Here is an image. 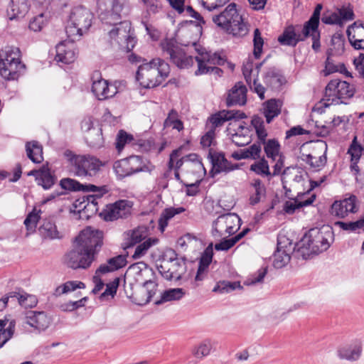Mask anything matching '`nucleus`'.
<instances>
[{"label": "nucleus", "mask_w": 364, "mask_h": 364, "mask_svg": "<svg viewBox=\"0 0 364 364\" xmlns=\"http://www.w3.org/2000/svg\"><path fill=\"white\" fill-rule=\"evenodd\" d=\"M15 326V320L10 321L6 328L2 331H0V340L4 341L5 343L9 341L12 338L14 333Z\"/></svg>", "instance_id": "nucleus-64"}, {"label": "nucleus", "mask_w": 364, "mask_h": 364, "mask_svg": "<svg viewBox=\"0 0 364 364\" xmlns=\"http://www.w3.org/2000/svg\"><path fill=\"white\" fill-rule=\"evenodd\" d=\"M26 66L22 62L0 61V75L7 80H14L18 78L25 70Z\"/></svg>", "instance_id": "nucleus-25"}, {"label": "nucleus", "mask_w": 364, "mask_h": 364, "mask_svg": "<svg viewBox=\"0 0 364 364\" xmlns=\"http://www.w3.org/2000/svg\"><path fill=\"white\" fill-rule=\"evenodd\" d=\"M251 171H254L257 175L260 176H271L269 171L268 162L264 158L261 159L259 161L250 166Z\"/></svg>", "instance_id": "nucleus-54"}, {"label": "nucleus", "mask_w": 364, "mask_h": 364, "mask_svg": "<svg viewBox=\"0 0 364 364\" xmlns=\"http://www.w3.org/2000/svg\"><path fill=\"white\" fill-rule=\"evenodd\" d=\"M263 81L272 90H279L287 82L281 70L274 67L269 68L265 72Z\"/></svg>", "instance_id": "nucleus-26"}, {"label": "nucleus", "mask_w": 364, "mask_h": 364, "mask_svg": "<svg viewBox=\"0 0 364 364\" xmlns=\"http://www.w3.org/2000/svg\"><path fill=\"white\" fill-rule=\"evenodd\" d=\"M169 73V65L161 58H155L139 67L136 78L143 87L153 88L161 84Z\"/></svg>", "instance_id": "nucleus-4"}, {"label": "nucleus", "mask_w": 364, "mask_h": 364, "mask_svg": "<svg viewBox=\"0 0 364 364\" xmlns=\"http://www.w3.org/2000/svg\"><path fill=\"white\" fill-rule=\"evenodd\" d=\"M13 297V296H10ZM14 296L18 299V303L24 308H33L38 304V299L36 296L28 294H19L14 293Z\"/></svg>", "instance_id": "nucleus-50"}, {"label": "nucleus", "mask_w": 364, "mask_h": 364, "mask_svg": "<svg viewBox=\"0 0 364 364\" xmlns=\"http://www.w3.org/2000/svg\"><path fill=\"white\" fill-rule=\"evenodd\" d=\"M185 295V291L182 288L169 289L161 293L159 300L155 301L156 305H160L163 303L180 300Z\"/></svg>", "instance_id": "nucleus-38"}, {"label": "nucleus", "mask_w": 364, "mask_h": 364, "mask_svg": "<svg viewBox=\"0 0 364 364\" xmlns=\"http://www.w3.org/2000/svg\"><path fill=\"white\" fill-rule=\"evenodd\" d=\"M141 1L146 6V18L147 17V16H150L151 14H155L158 13L161 9V5L159 0H141Z\"/></svg>", "instance_id": "nucleus-61"}, {"label": "nucleus", "mask_w": 364, "mask_h": 364, "mask_svg": "<svg viewBox=\"0 0 364 364\" xmlns=\"http://www.w3.org/2000/svg\"><path fill=\"white\" fill-rule=\"evenodd\" d=\"M249 231V229L243 230L241 232L232 237L230 239L223 237V240L220 242L215 245V249L218 251H227L232 247L240 240H241L246 233Z\"/></svg>", "instance_id": "nucleus-43"}, {"label": "nucleus", "mask_w": 364, "mask_h": 364, "mask_svg": "<svg viewBox=\"0 0 364 364\" xmlns=\"http://www.w3.org/2000/svg\"><path fill=\"white\" fill-rule=\"evenodd\" d=\"M95 259V256L78 245H74V248L68 252L65 257L66 264L74 269L89 267Z\"/></svg>", "instance_id": "nucleus-14"}, {"label": "nucleus", "mask_w": 364, "mask_h": 364, "mask_svg": "<svg viewBox=\"0 0 364 364\" xmlns=\"http://www.w3.org/2000/svg\"><path fill=\"white\" fill-rule=\"evenodd\" d=\"M85 285L82 282L70 281L65 283L62 287L56 289V294L60 295L69 291H75L77 289H84Z\"/></svg>", "instance_id": "nucleus-56"}, {"label": "nucleus", "mask_w": 364, "mask_h": 364, "mask_svg": "<svg viewBox=\"0 0 364 364\" xmlns=\"http://www.w3.org/2000/svg\"><path fill=\"white\" fill-rule=\"evenodd\" d=\"M164 127H171L173 129H177L178 131H181L183 129V122L178 119V112L176 110L171 109L169 112L167 118L164 121Z\"/></svg>", "instance_id": "nucleus-51"}, {"label": "nucleus", "mask_w": 364, "mask_h": 364, "mask_svg": "<svg viewBox=\"0 0 364 364\" xmlns=\"http://www.w3.org/2000/svg\"><path fill=\"white\" fill-rule=\"evenodd\" d=\"M134 140L132 134L127 133L124 130H120L116 139V149L120 151H122L127 144H130Z\"/></svg>", "instance_id": "nucleus-57"}, {"label": "nucleus", "mask_w": 364, "mask_h": 364, "mask_svg": "<svg viewBox=\"0 0 364 364\" xmlns=\"http://www.w3.org/2000/svg\"><path fill=\"white\" fill-rule=\"evenodd\" d=\"M362 350V342L355 340L349 344L339 347L337 355L340 359L355 361L360 358Z\"/></svg>", "instance_id": "nucleus-24"}, {"label": "nucleus", "mask_w": 364, "mask_h": 364, "mask_svg": "<svg viewBox=\"0 0 364 364\" xmlns=\"http://www.w3.org/2000/svg\"><path fill=\"white\" fill-rule=\"evenodd\" d=\"M126 264L127 260L125 257L122 255H118L117 257L108 259L107 264H102L97 270V272L101 274H106L110 272L117 270L124 267Z\"/></svg>", "instance_id": "nucleus-37"}, {"label": "nucleus", "mask_w": 364, "mask_h": 364, "mask_svg": "<svg viewBox=\"0 0 364 364\" xmlns=\"http://www.w3.org/2000/svg\"><path fill=\"white\" fill-rule=\"evenodd\" d=\"M24 323L38 331H45L50 325V319L44 311H28L26 312Z\"/></svg>", "instance_id": "nucleus-22"}, {"label": "nucleus", "mask_w": 364, "mask_h": 364, "mask_svg": "<svg viewBox=\"0 0 364 364\" xmlns=\"http://www.w3.org/2000/svg\"><path fill=\"white\" fill-rule=\"evenodd\" d=\"M172 255L175 257L164 260L158 269L166 279L178 281L186 271V262L182 258L177 257L175 252H172Z\"/></svg>", "instance_id": "nucleus-13"}, {"label": "nucleus", "mask_w": 364, "mask_h": 364, "mask_svg": "<svg viewBox=\"0 0 364 364\" xmlns=\"http://www.w3.org/2000/svg\"><path fill=\"white\" fill-rule=\"evenodd\" d=\"M213 169L214 173L220 172H230L237 168V165H232L227 160L223 154H218L212 158Z\"/></svg>", "instance_id": "nucleus-34"}, {"label": "nucleus", "mask_w": 364, "mask_h": 364, "mask_svg": "<svg viewBox=\"0 0 364 364\" xmlns=\"http://www.w3.org/2000/svg\"><path fill=\"white\" fill-rule=\"evenodd\" d=\"M280 112L281 104L279 100L271 99L264 104V114L267 123H270L274 117H277L280 114Z\"/></svg>", "instance_id": "nucleus-39"}, {"label": "nucleus", "mask_w": 364, "mask_h": 364, "mask_svg": "<svg viewBox=\"0 0 364 364\" xmlns=\"http://www.w3.org/2000/svg\"><path fill=\"white\" fill-rule=\"evenodd\" d=\"M92 92L99 100H105L114 97L117 92V87L109 84L108 81L102 78L101 73L96 70L92 75Z\"/></svg>", "instance_id": "nucleus-16"}, {"label": "nucleus", "mask_w": 364, "mask_h": 364, "mask_svg": "<svg viewBox=\"0 0 364 364\" xmlns=\"http://www.w3.org/2000/svg\"><path fill=\"white\" fill-rule=\"evenodd\" d=\"M130 269L136 274V280L143 284V289L136 298V303L142 306L149 303L156 294L158 284L155 281L154 270L145 263L141 262L132 265Z\"/></svg>", "instance_id": "nucleus-6"}, {"label": "nucleus", "mask_w": 364, "mask_h": 364, "mask_svg": "<svg viewBox=\"0 0 364 364\" xmlns=\"http://www.w3.org/2000/svg\"><path fill=\"white\" fill-rule=\"evenodd\" d=\"M290 255L286 250H282L281 242L277 244V250L274 254L273 265L277 269L284 267L290 261Z\"/></svg>", "instance_id": "nucleus-46"}, {"label": "nucleus", "mask_w": 364, "mask_h": 364, "mask_svg": "<svg viewBox=\"0 0 364 364\" xmlns=\"http://www.w3.org/2000/svg\"><path fill=\"white\" fill-rule=\"evenodd\" d=\"M213 21L227 33L237 37H243L248 33V26L237 12L236 4H230L218 15L213 16Z\"/></svg>", "instance_id": "nucleus-5"}, {"label": "nucleus", "mask_w": 364, "mask_h": 364, "mask_svg": "<svg viewBox=\"0 0 364 364\" xmlns=\"http://www.w3.org/2000/svg\"><path fill=\"white\" fill-rule=\"evenodd\" d=\"M304 27L301 30L299 26H289L278 38L281 45L295 47L300 41H304Z\"/></svg>", "instance_id": "nucleus-20"}, {"label": "nucleus", "mask_w": 364, "mask_h": 364, "mask_svg": "<svg viewBox=\"0 0 364 364\" xmlns=\"http://www.w3.org/2000/svg\"><path fill=\"white\" fill-rule=\"evenodd\" d=\"M331 43L335 53L338 55H341L344 51L345 40L341 34L336 33L332 36Z\"/></svg>", "instance_id": "nucleus-60"}, {"label": "nucleus", "mask_w": 364, "mask_h": 364, "mask_svg": "<svg viewBox=\"0 0 364 364\" xmlns=\"http://www.w3.org/2000/svg\"><path fill=\"white\" fill-rule=\"evenodd\" d=\"M0 61L21 62L19 48L14 46H6L0 53Z\"/></svg>", "instance_id": "nucleus-45"}, {"label": "nucleus", "mask_w": 364, "mask_h": 364, "mask_svg": "<svg viewBox=\"0 0 364 364\" xmlns=\"http://www.w3.org/2000/svg\"><path fill=\"white\" fill-rule=\"evenodd\" d=\"M263 144L264 152L268 158L276 160V158L279 156L280 145L276 139H269Z\"/></svg>", "instance_id": "nucleus-49"}, {"label": "nucleus", "mask_w": 364, "mask_h": 364, "mask_svg": "<svg viewBox=\"0 0 364 364\" xmlns=\"http://www.w3.org/2000/svg\"><path fill=\"white\" fill-rule=\"evenodd\" d=\"M362 151V146L357 143L356 137H355L348 150V153L351 156V161H358L361 156Z\"/></svg>", "instance_id": "nucleus-63"}, {"label": "nucleus", "mask_w": 364, "mask_h": 364, "mask_svg": "<svg viewBox=\"0 0 364 364\" xmlns=\"http://www.w3.org/2000/svg\"><path fill=\"white\" fill-rule=\"evenodd\" d=\"M247 87L242 82H236L228 91L226 98L227 106H242L245 105L247 102Z\"/></svg>", "instance_id": "nucleus-23"}, {"label": "nucleus", "mask_w": 364, "mask_h": 364, "mask_svg": "<svg viewBox=\"0 0 364 364\" xmlns=\"http://www.w3.org/2000/svg\"><path fill=\"white\" fill-rule=\"evenodd\" d=\"M254 50L253 54L255 58H259L261 55L262 51V47L264 44L263 38L261 36V32L258 28L255 29L254 31Z\"/></svg>", "instance_id": "nucleus-59"}, {"label": "nucleus", "mask_w": 364, "mask_h": 364, "mask_svg": "<svg viewBox=\"0 0 364 364\" xmlns=\"http://www.w3.org/2000/svg\"><path fill=\"white\" fill-rule=\"evenodd\" d=\"M146 237V230L144 227H138L132 230L127 232L124 235V247L125 249L133 247L141 242Z\"/></svg>", "instance_id": "nucleus-32"}, {"label": "nucleus", "mask_w": 364, "mask_h": 364, "mask_svg": "<svg viewBox=\"0 0 364 364\" xmlns=\"http://www.w3.org/2000/svg\"><path fill=\"white\" fill-rule=\"evenodd\" d=\"M355 92L354 85L339 79L331 80L326 87L322 100L323 105L329 107L331 105L345 103L344 100L353 97Z\"/></svg>", "instance_id": "nucleus-8"}, {"label": "nucleus", "mask_w": 364, "mask_h": 364, "mask_svg": "<svg viewBox=\"0 0 364 364\" xmlns=\"http://www.w3.org/2000/svg\"><path fill=\"white\" fill-rule=\"evenodd\" d=\"M27 156L36 164L43 160V148L37 141L28 142L26 145Z\"/></svg>", "instance_id": "nucleus-40"}, {"label": "nucleus", "mask_w": 364, "mask_h": 364, "mask_svg": "<svg viewBox=\"0 0 364 364\" xmlns=\"http://www.w3.org/2000/svg\"><path fill=\"white\" fill-rule=\"evenodd\" d=\"M102 231L87 227L75 237V243L95 256L102 245Z\"/></svg>", "instance_id": "nucleus-12"}, {"label": "nucleus", "mask_w": 364, "mask_h": 364, "mask_svg": "<svg viewBox=\"0 0 364 364\" xmlns=\"http://www.w3.org/2000/svg\"><path fill=\"white\" fill-rule=\"evenodd\" d=\"M321 10L322 5L321 4H317L309 20L304 23V27L306 35L309 32V30H318Z\"/></svg>", "instance_id": "nucleus-47"}, {"label": "nucleus", "mask_w": 364, "mask_h": 364, "mask_svg": "<svg viewBox=\"0 0 364 364\" xmlns=\"http://www.w3.org/2000/svg\"><path fill=\"white\" fill-rule=\"evenodd\" d=\"M237 288H241V285L238 282H231L228 281H222L217 284V285L213 288V291L214 292L224 294L229 293Z\"/></svg>", "instance_id": "nucleus-52"}, {"label": "nucleus", "mask_w": 364, "mask_h": 364, "mask_svg": "<svg viewBox=\"0 0 364 364\" xmlns=\"http://www.w3.org/2000/svg\"><path fill=\"white\" fill-rule=\"evenodd\" d=\"M158 242L157 239H151L149 238L148 240H145L144 242L140 243L139 245L136 246L134 253L133 255V257L134 259H139L144 256L147 250L154 244H156Z\"/></svg>", "instance_id": "nucleus-55"}, {"label": "nucleus", "mask_w": 364, "mask_h": 364, "mask_svg": "<svg viewBox=\"0 0 364 364\" xmlns=\"http://www.w3.org/2000/svg\"><path fill=\"white\" fill-rule=\"evenodd\" d=\"M336 13L341 20V26H343L344 23L348 21L354 19V13L353 9L350 6H342L336 9Z\"/></svg>", "instance_id": "nucleus-58"}, {"label": "nucleus", "mask_w": 364, "mask_h": 364, "mask_svg": "<svg viewBox=\"0 0 364 364\" xmlns=\"http://www.w3.org/2000/svg\"><path fill=\"white\" fill-rule=\"evenodd\" d=\"M28 176H34L38 185L45 190L50 189L55 183V178L48 169L32 170Z\"/></svg>", "instance_id": "nucleus-33"}, {"label": "nucleus", "mask_w": 364, "mask_h": 364, "mask_svg": "<svg viewBox=\"0 0 364 364\" xmlns=\"http://www.w3.org/2000/svg\"><path fill=\"white\" fill-rule=\"evenodd\" d=\"M38 232L41 238L46 240H60L63 237L52 219L44 220L38 228Z\"/></svg>", "instance_id": "nucleus-28"}, {"label": "nucleus", "mask_w": 364, "mask_h": 364, "mask_svg": "<svg viewBox=\"0 0 364 364\" xmlns=\"http://www.w3.org/2000/svg\"><path fill=\"white\" fill-rule=\"evenodd\" d=\"M28 0H11L7 9V16L9 20L23 18L29 11Z\"/></svg>", "instance_id": "nucleus-29"}, {"label": "nucleus", "mask_w": 364, "mask_h": 364, "mask_svg": "<svg viewBox=\"0 0 364 364\" xmlns=\"http://www.w3.org/2000/svg\"><path fill=\"white\" fill-rule=\"evenodd\" d=\"M333 240V232L329 227L312 228L300 241L299 252L303 258L306 259L311 255H317L327 250Z\"/></svg>", "instance_id": "nucleus-3"}, {"label": "nucleus", "mask_w": 364, "mask_h": 364, "mask_svg": "<svg viewBox=\"0 0 364 364\" xmlns=\"http://www.w3.org/2000/svg\"><path fill=\"white\" fill-rule=\"evenodd\" d=\"M60 184L63 189L70 191H82L84 193L92 192L95 193V196L98 198L102 197L108 191L106 186H97L93 184H82L78 181L70 178H63L60 180Z\"/></svg>", "instance_id": "nucleus-18"}, {"label": "nucleus", "mask_w": 364, "mask_h": 364, "mask_svg": "<svg viewBox=\"0 0 364 364\" xmlns=\"http://www.w3.org/2000/svg\"><path fill=\"white\" fill-rule=\"evenodd\" d=\"M213 255V243H210L206 247L200 259L198 269L197 271L196 276L195 277L196 281L203 280L206 275L208 266L212 262Z\"/></svg>", "instance_id": "nucleus-31"}, {"label": "nucleus", "mask_w": 364, "mask_h": 364, "mask_svg": "<svg viewBox=\"0 0 364 364\" xmlns=\"http://www.w3.org/2000/svg\"><path fill=\"white\" fill-rule=\"evenodd\" d=\"M131 209L132 205L128 200H120L107 205L100 215L106 221H113L127 218L131 214Z\"/></svg>", "instance_id": "nucleus-17"}, {"label": "nucleus", "mask_w": 364, "mask_h": 364, "mask_svg": "<svg viewBox=\"0 0 364 364\" xmlns=\"http://www.w3.org/2000/svg\"><path fill=\"white\" fill-rule=\"evenodd\" d=\"M87 144L92 148H100L104 144L102 129L99 127L92 129L85 136Z\"/></svg>", "instance_id": "nucleus-42"}, {"label": "nucleus", "mask_w": 364, "mask_h": 364, "mask_svg": "<svg viewBox=\"0 0 364 364\" xmlns=\"http://www.w3.org/2000/svg\"><path fill=\"white\" fill-rule=\"evenodd\" d=\"M161 47L164 56L168 58L178 68H188L193 65V57L186 55L183 49L176 40L173 38L166 39L161 43Z\"/></svg>", "instance_id": "nucleus-11"}, {"label": "nucleus", "mask_w": 364, "mask_h": 364, "mask_svg": "<svg viewBox=\"0 0 364 364\" xmlns=\"http://www.w3.org/2000/svg\"><path fill=\"white\" fill-rule=\"evenodd\" d=\"M250 186L253 188L249 198V203L251 205L258 204L266 195V188L262 181L255 178L250 183Z\"/></svg>", "instance_id": "nucleus-35"}, {"label": "nucleus", "mask_w": 364, "mask_h": 364, "mask_svg": "<svg viewBox=\"0 0 364 364\" xmlns=\"http://www.w3.org/2000/svg\"><path fill=\"white\" fill-rule=\"evenodd\" d=\"M99 17L103 23L114 27L109 31L111 39L122 45L127 43L126 48L131 50L136 43L135 38L131 33V23L121 21L123 17L129 15L131 7L126 0H99Z\"/></svg>", "instance_id": "nucleus-1"}, {"label": "nucleus", "mask_w": 364, "mask_h": 364, "mask_svg": "<svg viewBox=\"0 0 364 364\" xmlns=\"http://www.w3.org/2000/svg\"><path fill=\"white\" fill-rule=\"evenodd\" d=\"M211 350V344L210 341H205L198 347L195 348L193 350V353L197 358H203L208 355Z\"/></svg>", "instance_id": "nucleus-62"}, {"label": "nucleus", "mask_w": 364, "mask_h": 364, "mask_svg": "<svg viewBox=\"0 0 364 364\" xmlns=\"http://www.w3.org/2000/svg\"><path fill=\"white\" fill-rule=\"evenodd\" d=\"M114 169L119 177L124 178L139 172L150 173L154 169V166L142 156L132 155L116 161Z\"/></svg>", "instance_id": "nucleus-9"}, {"label": "nucleus", "mask_w": 364, "mask_h": 364, "mask_svg": "<svg viewBox=\"0 0 364 364\" xmlns=\"http://www.w3.org/2000/svg\"><path fill=\"white\" fill-rule=\"evenodd\" d=\"M185 211V209L182 207L180 208H170L165 209L161 214L159 219V226L161 232H164L166 227L168 225V222L174 215L180 214Z\"/></svg>", "instance_id": "nucleus-44"}, {"label": "nucleus", "mask_w": 364, "mask_h": 364, "mask_svg": "<svg viewBox=\"0 0 364 364\" xmlns=\"http://www.w3.org/2000/svg\"><path fill=\"white\" fill-rule=\"evenodd\" d=\"M245 117L244 113L240 112H234L232 110H222L218 113L213 114L209 118V122L211 124L210 129L215 132V129L222 126L225 122L233 119H242Z\"/></svg>", "instance_id": "nucleus-27"}, {"label": "nucleus", "mask_w": 364, "mask_h": 364, "mask_svg": "<svg viewBox=\"0 0 364 364\" xmlns=\"http://www.w3.org/2000/svg\"><path fill=\"white\" fill-rule=\"evenodd\" d=\"M193 46L198 53V55L195 57L198 63V70L195 73L196 75L206 74L210 72L213 66L225 63V60L218 53L206 52L204 48L198 49L196 43H193Z\"/></svg>", "instance_id": "nucleus-15"}, {"label": "nucleus", "mask_w": 364, "mask_h": 364, "mask_svg": "<svg viewBox=\"0 0 364 364\" xmlns=\"http://www.w3.org/2000/svg\"><path fill=\"white\" fill-rule=\"evenodd\" d=\"M228 132L232 141L237 146H246L252 141L250 129L241 123L238 124L234 132H232L231 128L228 129Z\"/></svg>", "instance_id": "nucleus-30"}, {"label": "nucleus", "mask_w": 364, "mask_h": 364, "mask_svg": "<svg viewBox=\"0 0 364 364\" xmlns=\"http://www.w3.org/2000/svg\"><path fill=\"white\" fill-rule=\"evenodd\" d=\"M93 14L87 8L80 6L72 9L65 31L69 38L76 41L85 33L92 26Z\"/></svg>", "instance_id": "nucleus-7"}, {"label": "nucleus", "mask_w": 364, "mask_h": 364, "mask_svg": "<svg viewBox=\"0 0 364 364\" xmlns=\"http://www.w3.org/2000/svg\"><path fill=\"white\" fill-rule=\"evenodd\" d=\"M240 218L232 213L220 215L212 223L211 233L215 240L234 234L240 227Z\"/></svg>", "instance_id": "nucleus-10"}, {"label": "nucleus", "mask_w": 364, "mask_h": 364, "mask_svg": "<svg viewBox=\"0 0 364 364\" xmlns=\"http://www.w3.org/2000/svg\"><path fill=\"white\" fill-rule=\"evenodd\" d=\"M64 156L68 173L74 177L88 181H94L105 166L100 159L90 154H76L70 150H66Z\"/></svg>", "instance_id": "nucleus-2"}, {"label": "nucleus", "mask_w": 364, "mask_h": 364, "mask_svg": "<svg viewBox=\"0 0 364 364\" xmlns=\"http://www.w3.org/2000/svg\"><path fill=\"white\" fill-rule=\"evenodd\" d=\"M322 72L325 76L338 72L347 77H352L351 73L348 71L343 63L336 64L330 56H328L326 60L325 69Z\"/></svg>", "instance_id": "nucleus-41"}, {"label": "nucleus", "mask_w": 364, "mask_h": 364, "mask_svg": "<svg viewBox=\"0 0 364 364\" xmlns=\"http://www.w3.org/2000/svg\"><path fill=\"white\" fill-rule=\"evenodd\" d=\"M68 41H61L55 47L56 55L55 59L57 62L63 64H70L75 60L74 41L72 38Z\"/></svg>", "instance_id": "nucleus-21"}, {"label": "nucleus", "mask_w": 364, "mask_h": 364, "mask_svg": "<svg viewBox=\"0 0 364 364\" xmlns=\"http://www.w3.org/2000/svg\"><path fill=\"white\" fill-rule=\"evenodd\" d=\"M41 210L36 212V210L34 208L33 211L28 213V215L26 216L24 220V225L29 233L33 232L35 231L37 223L41 218Z\"/></svg>", "instance_id": "nucleus-53"}, {"label": "nucleus", "mask_w": 364, "mask_h": 364, "mask_svg": "<svg viewBox=\"0 0 364 364\" xmlns=\"http://www.w3.org/2000/svg\"><path fill=\"white\" fill-rule=\"evenodd\" d=\"M315 195H312L309 199L298 203L297 200H288L284 205L283 210L287 214H293L296 209L311 205L315 200Z\"/></svg>", "instance_id": "nucleus-48"}, {"label": "nucleus", "mask_w": 364, "mask_h": 364, "mask_svg": "<svg viewBox=\"0 0 364 364\" xmlns=\"http://www.w3.org/2000/svg\"><path fill=\"white\" fill-rule=\"evenodd\" d=\"M358 210L357 198L354 195L341 200H336L331 208V213L340 218H343L348 213H354Z\"/></svg>", "instance_id": "nucleus-19"}, {"label": "nucleus", "mask_w": 364, "mask_h": 364, "mask_svg": "<svg viewBox=\"0 0 364 364\" xmlns=\"http://www.w3.org/2000/svg\"><path fill=\"white\" fill-rule=\"evenodd\" d=\"M261 150L259 144H253L247 149L234 151L231 156L235 160L245 159H257L260 157Z\"/></svg>", "instance_id": "nucleus-36"}]
</instances>
